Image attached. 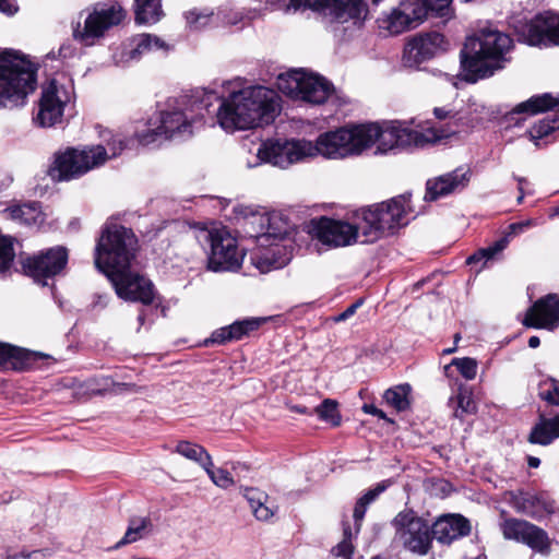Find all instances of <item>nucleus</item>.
Returning a JSON list of instances; mask_svg holds the SVG:
<instances>
[{"label": "nucleus", "mask_w": 559, "mask_h": 559, "mask_svg": "<svg viewBox=\"0 0 559 559\" xmlns=\"http://www.w3.org/2000/svg\"><path fill=\"white\" fill-rule=\"evenodd\" d=\"M456 132V129L426 128L421 131L411 128L406 122L390 121L383 127L370 122L340 128L321 134L312 143L313 157L322 155L328 158H345L358 155L364 150L379 143V150L386 152L394 148L425 146Z\"/></svg>", "instance_id": "1"}, {"label": "nucleus", "mask_w": 559, "mask_h": 559, "mask_svg": "<svg viewBox=\"0 0 559 559\" xmlns=\"http://www.w3.org/2000/svg\"><path fill=\"white\" fill-rule=\"evenodd\" d=\"M280 97L274 90L251 85L222 98L216 114L218 124L228 132L271 123L280 112Z\"/></svg>", "instance_id": "2"}, {"label": "nucleus", "mask_w": 559, "mask_h": 559, "mask_svg": "<svg viewBox=\"0 0 559 559\" xmlns=\"http://www.w3.org/2000/svg\"><path fill=\"white\" fill-rule=\"evenodd\" d=\"M512 47L509 35L493 27L480 28L466 38L461 50V70L463 79L469 83L491 76L502 69L506 53Z\"/></svg>", "instance_id": "3"}, {"label": "nucleus", "mask_w": 559, "mask_h": 559, "mask_svg": "<svg viewBox=\"0 0 559 559\" xmlns=\"http://www.w3.org/2000/svg\"><path fill=\"white\" fill-rule=\"evenodd\" d=\"M362 243L393 235L415 217L411 193L400 194L359 211Z\"/></svg>", "instance_id": "4"}, {"label": "nucleus", "mask_w": 559, "mask_h": 559, "mask_svg": "<svg viewBox=\"0 0 559 559\" xmlns=\"http://www.w3.org/2000/svg\"><path fill=\"white\" fill-rule=\"evenodd\" d=\"M37 86V68L25 56L12 49L0 52V109L25 105Z\"/></svg>", "instance_id": "5"}, {"label": "nucleus", "mask_w": 559, "mask_h": 559, "mask_svg": "<svg viewBox=\"0 0 559 559\" xmlns=\"http://www.w3.org/2000/svg\"><path fill=\"white\" fill-rule=\"evenodd\" d=\"M138 238L132 229L107 222L95 247V266L107 277L121 274L135 260Z\"/></svg>", "instance_id": "6"}, {"label": "nucleus", "mask_w": 559, "mask_h": 559, "mask_svg": "<svg viewBox=\"0 0 559 559\" xmlns=\"http://www.w3.org/2000/svg\"><path fill=\"white\" fill-rule=\"evenodd\" d=\"M213 99H218L215 93H204L200 99H194L190 111L197 112L195 116L188 115L181 110L164 111L160 114L159 124L146 133L138 135L139 142L143 145H148L157 140L159 136L165 139H186L193 134L195 124L201 123L203 119L202 110L209 112V107Z\"/></svg>", "instance_id": "7"}, {"label": "nucleus", "mask_w": 559, "mask_h": 559, "mask_svg": "<svg viewBox=\"0 0 559 559\" xmlns=\"http://www.w3.org/2000/svg\"><path fill=\"white\" fill-rule=\"evenodd\" d=\"M195 238L201 243L210 245L207 267L213 272L237 271L243 254L239 251L237 240L224 226L212 224L195 231Z\"/></svg>", "instance_id": "8"}, {"label": "nucleus", "mask_w": 559, "mask_h": 559, "mask_svg": "<svg viewBox=\"0 0 559 559\" xmlns=\"http://www.w3.org/2000/svg\"><path fill=\"white\" fill-rule=\"evenodd\" d=\"M107 160L103 145L86 146L83 150L67 148L55 155L50 176L59 181L76 179Z\"/></svg>", "instance_id": "9"}, {"label": "nucleus", "mask_w": 559, "mask_h": 559, "mask_svg": "<svg viewBox=\"0 0 559 559\" xmlns=\"http://www.w3.org/2000/svg\"><path fill=\"white\" fill-rule=\"evenodd\" d=\"M276 86L292 98L318 105L323 104L333 92V85L324 78L301 69L278 74Z\"/></svg>", "instance_id": "10"}, {"label": "nucleus", "mask_w": 559, "mask_h": 559, "mask_svg": "<svg viewBox=\"0 0 559 559\" xmlns=\"http://www.w3.org/2000/svg\"><path fill=\"white\" fill-rule=\"evenodd\" d=\"M313 150L312 142L305 139H270L261 143L254 162H249L248 167L251 168L261 163H269L273 166L287 168L295 163L313 157Z\"/></svg>", "instance_id": "11"}, {"label": "nucleus", "mask_w": 559, "mask_h": 559, "mask_svg": "<svg viewBox=\"0 0 559 559\" xmlns=\"http://www.w3.org/2000/svg\"><path fill=\"white\" fill-rule=\"evenodd\" d=\"M311 9L331 17L335 23L361 27L368 16L364 0H290L287 11Z\"/></svg>", "instance_id": "12"}, {"label": "nucleus", "mask_w": 559, "mask_h": 559, "mask_svg": "<svg viewBox=\"0 0 559 559\" xmlns=\"http://www.w3.org/2000/svg\"><path fill=\"white\" fill-rule=\"evenodd\" d=\"M74 98V84L71 79L60 75L43 86L38 112L35 121L40 127H52L63 117L64 108Z\"/></svg>", "instance_id": "13"}, {"label": "nucleus", "mask_w": 559, "mask_h": 559, "mask_svg": "<svg viewBox=\"0 0 559 559\" xmlns=\"http://www.w3.org/2000/svg\"><path fill=\"white\" fill-rule=\"evenodd\" d=\"M392 525L395 528L396 542L406 550L420 556L428 554L432 544L428 521L413 510H404L393 519Z\"/></svg>", "instance_id": "14"}, {"label": "nucleus", "mask_w": 559, "mask_h": 559, "mask_svg": "<svg viewBox=\"0 0 559 559\" xmlns=\"http://www.w3.org/2000/svg\"><path fill=\"white\" fill-rule=\"evenodd\" d=\"M67 263V248L56 246L25 258L22 266L26 275L45 286L48 285V280L59 275L66 269Z\"/></svg>", "instance_id": "15"}, {"label": "nucleus", "mask_w": 559, "mask_h": 559, "mask_svg": "<svg viewBox=\"0 0 559 559\" xmlns=\"http://www.w3.org/2000/svg\"><path fill=\"white\" fill-rule=\"evenodd\" d=\"M235 213L241 216L246 221V225L250 227V230L247 231L249 236L262 245L270 239H283L288 233L287 223L277 215H270L247 205L237 206Z\"/></svg>", "instance_id": "16"}, {"label": "nucleus", "mask_w": 559, "mask_h": 559, "mask_svg": "<svg viewBox=\"0 0 559 559\" xmlns=\"http://www.w3.org/2000/svg\"><path fill=\"white\" fill-rule=\"evenodd\" d=\"M126 12L119 4L95 8L85 19L83 29L80 23L73 28V37L90 46L96 38L104 36L107 29L120 24Z\"/></svg>", "instance_id": "17"}, {"label": "nucleus", "mask_w": 559, "mask_h": 559, "mask_svg": "<svg viewBox=\"0 0 559 559\" xmlns=\"http://www.w3.org/2000/svg\"><path fill=\"white\" fill-rule=\"evenodd\" d=\"M119 298L129 301H139L143 305L160 304V298L154 284L146 277L131 272V267L121 274L108 276Z\"/></svg>", "instance_id": "18"}, {"label": "nucleus", "mask_w": 559, "mask_h": 559, "mask_svg": "<svg viewBox=\"0 0 559 559\" xmlns=\"http://www.w3.org/2000/svg\"><path fill=\"white\" fill-rule=\"evenodd\" d=\"M309 233L328 247H345L361 237L360 223L353 225L325 216L311 221Z\"/></svg>", "instance_id": "19"}, {"label": "nucleus", "mask_w": 559, "mask_h": 559, "mask_svg": "<svg viewBox=\"0 0 559 559\" xmlns=\"http://www.w3.org/2000/svg\"><path fill=\"white\" fill-rule=\"evenodd\" d=\"M448 49V41L438 32L423 33L413 37L405 46L403 64L407 68H417Z\"/></svg>", "instance_id": "20"}, {"label": "nucleus", "mask_w": 559, "mask_h": 559, "mask_svg": "<svg viewBox=\"0 0 559 559\" xmlns=\"http://www.w3.org/2000/svg\"><path fill=\"white\" fill-rule=\"evenodd\" d=\"M500 527L507 539L521 542L538 552H547L549 550L547 533L527 521L507 519L501 523Z\"/></svg>", "instance_id": "21"}, {"label": "nucleus", "mask_w": 559, "mask_h": 559, "mask_svg": "<svg viewBox=\"0 0 559 559\" xmlns=\"http://www.w3.org/2000/svg\"><path fill=\"white\" fill-rule=\"evenodd\" d=\"M522 35L532 46H558L559 14L550 11L538 14L523 26Z\"/></svg>", "instance_id": "22"}, {"label": "nucleus", "mask_w": 559, "mask_h": 559, "mask_svg": "<svg viewBox=\"0 0 559 559\" xmlns=\"http://www.w3.org/2000/svg\"><path fill=\"white\" fill-rule=\"evenodd\" d=\"M559 323V295L548 294L526 312L523 324L530 328L554 330Z\"/></svg>", "instance_id": "23"}, {"label": "nucleus", "mask_w": 559, "mask_h": 559, "mask_svg": "<svg viewBox=\"0 0 559 559\" xmlns=\"http://www.w3.org/2000/svg\"><path fill=\"white\" fill-rule=\"evenodd\" d=\"M507 500L518 513L535 520H539L555 511L554 501L542 493L524 490L510 491L508 492Z\"/></svg>", "instance_id": "24"}, {"label": "nucleus", "mask_w": 559, "mask_h": 559, "mask_svg": "<svg viewBox=\"0 0 559 559\" xmlns=\"http://www.w3.org/2000/svg\"><path fill=\"white\" fill-rule=\"evenodd\" d=\"M424 8L413 0L403 1L383 21L384 27L393 35L417 27L424 21Z\"/></svg>", "instance_id": "25"}, {"label": "nucleus", "mask_w": 559, "mask_h": 559, "mask_svg": "<svg viewBox=\"0 0 559 559\" xmlns=\"http://www.w3.org/2000/svg\"><path fill=\"white\" fill-rule=\"evenodd\" d=\"M469 178V170L460 167L433 180H428L425 199L435 201L451 193L462 191L467 186Z\"/></svg>", "instance_id": "26"}, {"label": "nucleus", "mask_w": 559, "mask_h": 559, "mask_svg": "<svg viewBox=\"0 0 559 559\" xmlns=\"http://www.w3.org/2000/svg\"><path fill=\"white\" fill-rule=\"evenodd\" d=\"M430 528L432 540L437 539L440 544L449 545L453 540L468 535L471 524L463 515L449 514L440 516L430 525Z\"/></svg>", "instance_id": "27"}, {"label": "nucleus", "mask_w": 559, "mask_h": 559, "mask_svg": "<svg viewBox=\"0 0 559 559\" xmlns=\"http://www.w3.org/2000/svg\"><path fill=\"white\" fill-rule=\"evenodd\" d=\"M534 222L532 219L512 223L508 227V231L504 234L503 237L495 241L492 245L481 248L478 251H476L474 254L469 255L466 260L467 264H475L479 261L484 260V265L489 260L493 259L496 254L501 252L507 248V246L510 242V238L513 236H516L521 233H523L528 227L533 226Z\"/></svg>", "instance_id": "28"}, {"label": "nucleus", "mask_w": 559, "mask_h": 559, "mask_svg": "<svg viewBox=\"0 0 559 559\" xmlns=\"http://www.w3.org/2000/svg\"><path fill=\"white\" fill-rule=\"evenodd\" d=\"M243 497L258 521H271L278 510L277 506L270 501L269 495L258 488H246Z\"/></svg>", "instance_id": "29"}, {"label": "nucleus", "mask_w": 559, "mask_h": 559, "mask_svg": "<svg viewBox=\"0 0 559 559\" xmlns=\"http://www.w3.org/2000/svg\"><path fill=\"white\" fill-rule=\"evenodd\" d=\"M165 48V43L157 36L141 34L132 38L130 48L124 47L121 61H138L142 55Z\"/></svg>", "instance_id": "30"}, {"label": "nucleus", "mask_w": 559, "mask_h": 559, "mask_svg": "<svg viewBox=\"0 0 559 559\" xmlns=\"http://www.w3.org/2000/svg\"><path fill=\"white\" fill-rule=\"evenodd\" d=\"M12 221L26 226H40L45 221L40 205L37 202L17 204L4 210Z\"/></svg>", "instance_id": "31"}, {"label": "nucleus", "mask_w": 559, "mask_h": 559, "mask_svg": "<svg viewBox=\"0 0 559 559\" xmlns=\"http://www.w3.org/2000/svg\"><path fill=\"white\" fill-rule=\"evenodd\" d=\"M557 438H559V414L550 418L540 416L530 432L528 441L533 444L548 445Z\"/></svg>", "instance_id": "32"}, {"label": "nucleus", "mask_w": 559, "mask_h": 559, "mask_svg": "<svg viewBox=\"0 0 559 559\" xmlns=\"http://www.w3.org/2000/svg\"><path fill=\"white\" fill-rule=\"evenodd\" d=\"M153 530L152 520L148 516H132L129 520L123 537L117 543V547L133 544L148 536Z\"/></svg>", "instance_id": "33"}, {"label": "nucleus", "mask_w": 559, "mask_h": 559, "mask_svg": "<svg viewBox=\"0 0 559 559\" xmlns=\"http://www.w3.org/2000/svg\"><path fill=\"white\" fill-rule=\"evenodd\" d=\"M28 365L29 355L25 349L0 343L1 367L14 370H24Z\"/></svg>", "instance_id": "34"}, {"label": "nucleus", "mask_w": 559, "mask_h": 559, "mask_svg": "<svg viewBox=\"0 0 559 559\" xmlns=\"http://www.w3.org/2000/svg\"><path fill=\"white\" fill-rule=\"evenodd\" d=\"M173 451L185 459L197 463L203 469L211 465L212 456L204 447L198 443L188 440H180L177 442Z\"/></svg>", "instance_id": "35"}, {"label": "nucleus", "mask_w": 559, "mask_h": 559, "mask_svg": "<svg viewBox=\"0 0 559 559\" xmlns=\"http://www.w3.org/2000/svg\"><path fill=\"white\" fill-rule=\"evenodd\" d=\"M449 404L454 409V417L463 419L465 415L476 413V403L471 390L461 385L454 396L450 397Z\"/></svg>", "instance_id": "36"}, {"label": "nucleus", "mask_w": 559, "mask_h": 559, "mask_svg": "<svg viewBox=\"0 0 559 559\" xmlns=\"http://www.w3.org/2000/svg\"><path fill=\"white\" fill-rule=\"evenodd\" d=\"M163 15L160 0H135V21L140 24H154Z\"/></svg>", "instance_id": "37"}, {"label": "nucleus", "mask_w": 559, "mask_h": 559, "mask_svg": "<svg viewBox=\"0 0 559 559\" xmlns=\"http://www.w3.org/2000/svg\"><path fill=\"white\" fill-rule=\"evenodd\" d=\"M386 488L388 485L385 481L379 483L374 488L369 489L357 500L353 514L355 520L356 534H358L360 531L361 521L365 518L368 506L372 503Z\"/></svg>", "instance_id": "38"}, {"label": "nucleus", "mask_w": 559, "mask_h": 559, "mask_svg": "<svg viewBox=\"0 0 559 559\" xmlns=\"http://www.w3.org/2000/svg\"><path fill=\"white\" fill-rule=\"evenodd\" d=\"M552 110H556V116L559 114L558 107ZM557 132H559V117H554L552 119L546 118L535 123L528 131V134L535 145L539 147L540 140L547 139Z\"/></svg>", "instance_id": "39"}, {"label": "nucleus", "mask_w": 559, "mask_h": 559, "mask_svg": "<svg viewBox=\"0 0 559 559\" xmlns=\"http://www.w3.org/2000/svg\"><path fill=\"white\" fill-rule=\"evenodd\" d=\"M357 535L356 530L353 532L348 524H344L343 538L331 549L329 559H352L355 549L353 539Z\"/></svg>", "instance_id": "40"}, {"label": "nucleus", "mask_w": 559, "mask_h": 559, "mask_svg": "<svg viewBox=\"0 0 559 559\" xmlns=\"http://www.w3.org/2000/svg\"><path fill=\"white\" fill-rule=\"evenodd\" d=\"M409 393L411 385L406 383L388 389L384 392L383 397L389 405L393 406L396 411L402 412L407 409L409 406Z\"/></svg>", "instance_id": "41"}, {"label": "nucleus", "mask_w": 559, "mask_h": 559, "mask_svg": "<svg viewBox=\"0 0 559 559\" xmlns=\"http://www.w3.org/2000/svg\"><path fill=\"white\" fill-rule=\"evenodd\" d=\"M186 21L190 29L199 31L209 25L215 24L216 13L210 9H192L186 12Z\"/></svg>", "instance_id": "42"}, {"label": "nucleus", "mask_w": 559, "mask_h": 559, "mask_svg": "<svg viewBox=\"0 0 559 559\" xmlns=\"http://www.w3.org/2000/svg\"><path fill=\"white\" fill-rule=\"evenodd\" d=\"M415 2V0H413ZM451 1L452 0H416L421 4L424 12V20L429 16H437L448 20L451 16Z\"/></svg>", "instance_id": "43"}, {"label": "nucleus", "mask_w": 559, "mask_h": 559, "mask_svg": "<svg viewBox=\"0 0 559 559\" xmlns=\"http://www.w3.org/2000/svg\"><path fill=\"white\" fill-rule=\"evenodd\" d=\"M337 402L331 399H325L320 405H318L313 409V414H317L318 417L332 425L333 427H337L341 425L342 417L337 408Z\"/></svg>", "instance_id": "44"}, {"label": "nucleus", "mask_w": 559, "mask_h": 559, "mask_svg": "<svg viewBox=\"0 0 559 559\" xmlns=\"http://www.w3.org/2000/svg\"><path fill=\"white\" fill-rule=\"evenodd\" d=\"M278 251L276 248H271L264 252L259 251L250 255L251 263L261 272L267 273L274 269L282 266V263L273 259L275 252Z\"/></svg>", "instance_id": "45"}, {"label": "nucleus", "mask_w": 559, "mask_h": 559, "mask_svg": "<svg viewBox=\"0 0 559 559\" xmlns=\"http://www.w3.org/2000/svg\"><path fill=\"white\" fill-rule=\"evenodd\" d=\"M260 326L258 319H247L242 321H236L230 325H227V333L230 341L241 340L245 335L257 330Z\"/></svg>", "instance_id": "46"}, {"label": "nucleus", "mask_w": 559, "mask_h": 559, "mask_svg": "<svg viewBox=\"0 0 559 559\" xmlns=\"http://www.w3.org/2000/svg\"><path fill=\"white\" fill-rule=\"evenodd\" d=\"M204 471L213 484L222 489H227L235 484L231 474L227 469L222 467L214 468L213 460H211V465L209 467H204Z\"/></svg>", "instance_id": "47"}, {"label": "nucleus", "mask_w": 559, "mask_h": 559, "mask_svg": "<svg viewBox=\"0 0 559 559\" xmlns=\"http://www.w3.org/2000/svg\"><path fill=\"white\" fill-rule=\"evenodd\" d=\"M13 238L0 236V273L8 271L14 260Z\"/></svg>", "instance_id": "48"}, {"label": "nucleus", "mask_w": 559, "mask_h": 559, "mask_svg": "<svg viewBox=\"0 0 559 559\" xmlns=\"http://www.w3.org/2000/svg\"><path fill=\"white\" fill-rule=\"evenodd\" d=\"M451 366H455L459 372L466 379L473 380L477 373V361L469 357L454 358Z\"/></svg>", "instance_id": "49"}, {"label": "nucleus", "mask_w": 559, "mask_h": 559, "mask_svg": "<svg viewBox=\"0 0 559 559\" xmlns=\"http://www.w3.org/2000/svg\"><path fill=\"white\" fill-rule=\"evenodd\" d=\"M98 389H93V392L96 394H103L105 392H120L122 390H131L134 388L133 384H127V383H116L111 378L109 377H102L96 380Z\"/></svg>", "instance_id": "50"}, {"label": "nucleus", "mask_w": 559, "mask_h": 559, "mask_svg": "<svg viewBox=\"0 0 559 559\" xmlns=\"http://www.w3.org/2000/svg\"><path fill=\"white\" fill-rule=\"evenodd\" d=\"M539 396L548 404L559 406V381L551 379L540 389Z\"/></svg>", "instance_id": "51"}, {"label": "nucleus", "mask_w": 559, "mask_h": 559, "mask_svg": "<svg viewBox=\"0 0 559 559\" xmlns=\"http://www.w3.org/2000/svg\"><path fill=\"white\" fill-rule=\"evenodd\" d=\"M126 147V142L121 135H112L107 140V147L104 148L107 152V159L118 156Z\"/></svg>", "instance_id": "52"}, {"label": "nucleus", "mask_w": 559, "mask_h": 559, "mask_svg": "<svg viewBox=\"0 0 559 559\" xmlns=\"http://www.w3.org/2000/svg\"><path fill=\"white\" fill-rule=\"evenodd\" d=\"M242 20L239 12L233 10L219 9L216 13V21L222 22L224 25H236Z\"/></svg>", "instance_id": "53"}, {"label": "nucleus", "mask_w": 559, "mask_h": 559, "mask_svg": "<svg viewBox=\"0 0 559 559\" xmlns=\"http://www.w3.org/2000/svg\"><path fill=\"white\" fill-rule=\"evenodd\" d=\"M75 47L70 43L62 44L57 51L52 50L47 53L48 59L67 60L75 55Z\"/></svg>", "instance_id": "54"}, {"label": "nucleus", "mask_w": 559, "mask_h": 559, "mask_svg": "<svg viewBox=\"0 0 559 559\" xmlns=\"http://www.w3.org/2000/svg\"><path fill=\"white\" fill-rule=\"evenodd\" d=\"M362 304L364 299H357L355 302L348 306L343 312L338 313L337 316H334L332 318V321L335 323L346 321L356 313V311L362 306Z\"/></svg>", "instance_id": "55"}, {"label": "nucleus", "mask_w": 559, "mask_h": 559, "mask_svg": "<svg viewBox=\"0 0 559 559\" xmlns=\"http://www.w3.org/2000/svg\"><path fill=\"white\" fill-rule=\"evenodd\" d=\"M228 342H231V341L228 337V333H227L226 326H223V328H219V329L215 330L211 334V337L205 340V345H210V344H226Z\"/></svg>", "instance_id": "56"}, {"label": "nucleus", "mask_w": 559, "mask_h": 559, "mask_svg": "<svg viewBox=\"0 0 559 559\" xmlns=\"http://www.w3.org/2000/svg\"><path fill=\"white\" fill-rule=\"evenodd\" d=\"M17 9L14 0H0V12L7 15H13L17 12Z\"/></svg>", "instance_id": "57"}, {"label": "nucleus", "mask_w": 559, "mask_h": 559, "mask_svg": "<svg viewBox=\"0 0 559 559\" xmlns=\"http://www.w3.org/2000/svg\"><path fill=\"white\" fill-rule=\"evenodd\" d=\"M433 114H435L436 118L439 120H444V119L453 120L456 117V114L453 112V110L445 109L442 107H436L433 109Z\"/></svg>", "instance_id": "58"}, {"label": "nucleus", "mask_w": 559, "mask_h": 559, "mask_svg": "<svg viewBox=\"0 0 559 559\" xmlns=\"http://www.w3.org/2000/svg\"><path fill=\"white\" fill-rule=\"evenodd\" d=\"M361 409L366 414H370V415L377 416V417H379L381 419H388L385 413L382 409H380L377 406H374L373 404H364Z\"/></svg>", "instance_id": "59"}, {"label": "nucleus", "mask_w": 559, "mask_h": 559, "mask_svg": "<svg viewBox=\"0 0 559 559\" xmlns=\"http://www.w3.org/2000/svg\"><path fill=\"white\" fill-rule=\"evenodd\" d=\"M288 408L298 414L312 415L313 411H310L308 407L302 405H289Z\"/></svg>", "instance_id": "60"}, {"label": "nucleus", "mask_w": 559, "mask_h": 559, "mask_svg": "<svg viewBox=\"0 0 559 559\" xmlns=\"http://www.w3.org/2000/svg\"><path fill=\"white\" fill-rule=\"evenodd\" d=\"M515 179L518 180L519 182V191H520V195L518 198V203H521L523 201V198H524V185L527 182L525 178H522V177H515Z\"/></svg>", "instance_id": "61"}, {"label": "nucleus", "mask_w": 559, "mask_h": 559, "mask_svg": "<svg viewBox=\"0 0 559 559\" xmlns=\"http://www.w3.org/2000/svg\"><path fill=\"white\" fill-rule=\"evenodd\" d=\"M527 344H528V346H530L531 348H537V347L539 346V344H540V340H539V337H538V336H535V335H534V336H531V337L528 338Z\"/></svg>", "instance_id": "62"}, {"label": "nucleus", "mask_w": 559, "mask_h": 559, "mask_svg": "<svg viewBox=\"0 0 559 559\" xmlns=\"http://www.w3.org/2000/svg\"><path fill=\"white\" fill-rule=\"evenodd\" d=\"M527 464L532 468H537L540 464V460L535 456H528Z\"/></svg>", "instance_id": "63"}, {"label": "nucleus", "mask_w": 559, "mask_h": 559, "mask_svg": "<svg viewBox=\"0 0 559 559\" xmlns=\"http://www.w3.org/2000/svg\"><path fill=\"white\" fill-rule=\"evenodd\" d=\"M29 557H31V555L20 554V555L8 557L7 559H29Z\"/></svg>", "instance_id": "64"}]
</instances>
